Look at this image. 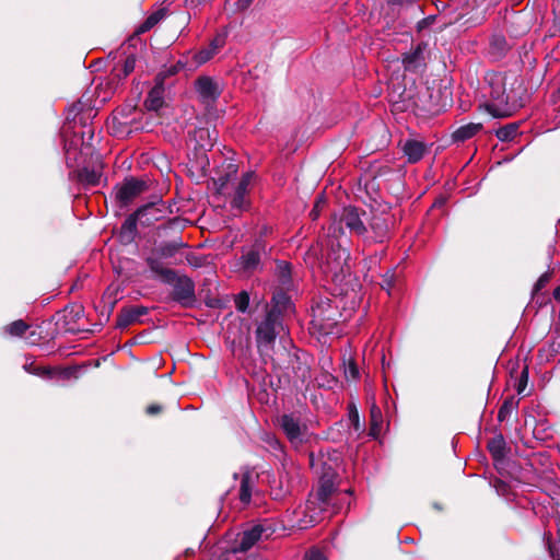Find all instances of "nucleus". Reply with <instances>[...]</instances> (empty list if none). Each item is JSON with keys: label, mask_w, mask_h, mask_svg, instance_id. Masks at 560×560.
<instances>
[{"label": "nucleus", "mask_w": 560, "mask_h": 560, "mask_svg": "<svg viewBox=\"0 0 560 560\" xmlns=\"http://www.w3.org/2000/svg\"><path fill=\"white\" fill-rule=\"evenodd\" d=\"M24 370L31 374L37 375L43 378H51L56 373V369H50V368H46V366L35 368L34 370H30L27 368V365H24Z\"/></svg>", "instance_id": "obj_37"}, {"label": "nucleus", "mask_w": 560, "mask_h": 560, "mask_svg": "<svg viewBox=\"0 0 560 560\" xmlns=\"http://www.w3.org/2000/svg\"><path fill=\"white\" fill-rule=\"evenodd\" d=\"M144 314H147V308L142 306L125 310L117 317V326L119 328H126L129 325L138 322L139 318Z\"/></svg>", "instance_id": "obj_22"}, {"label": "nucleus", "mask_w": 560, "mask_h": 560, "mask_svg": "<svg viewBox=\"0 0 560 560\" xmlns=\"http://www.w3.org/2000/svg\"><path fill=\"white\" fill-rule=\"evenodd\" d=\"M240 264L245 271L256 270L260 264L259 249L253 247L245 252L241 257Z\"/></svg>", "instance_id": "obj_25"}, {"label": "nucleus", "mask_w": 560, "mask_h": 560, "mask_svg": "<svg viewBox=\"0 0 560 560\" xmlns=\"http://www.w3.org/2000/svg\"><path fill=\"white\" fill-rule=\"evenodd\" d=\"M316 254H317V249H316L315 247H314V248H312V250H311V255H316Z\"/></svg>", "instance_id": "obj_55"}, {"label": "nucleus", "mask_w": 560, "mask_h": 560, "mask_svg": "<svg viewBox=\"0 0 560 560\" xmlns=\"http://www.w3.org/2000/svg\"><path fill=\"white\" fill-rule=\"evenodd\" d=\"M488 450L495 463H502L505 458L506 443L502 434H497L488 442Z\"/></svg>", "instance_id": "obj_24"}, {"label": "nucleus", "mask_w": 560, "mask_h": 560, "mask_svg": "<svg viewBox=\"0 0 560 560\" xmlns=\"http://www.w3.org/2000/svg\"><path fill=\"white\" fill-rule=\"evenodd\" d=\"M164 93L165 90L162 82H158L148 94L144 102L145 108L153 112L160 110L164 105Z\"/></svg>", "instance_id": "obj_17"}, {"label": "nucleus", "mask_w": 560, "mask_h": 560, "mask_svg": "<svg viewBox=\"0 0 560 560\" xmlns=\"http://www.w3.org/2000/svg\"><path fill=\"white\" fill-rule=\"evenodd\" d=\"M304 560H326V559L319 550H311L308 553H306Z\"/></svg>", "instance_id": "obj_46"}, {"label": "nucleus", "mask_w": 560, "mask_h": 560, "mask_svg": "<svg viewBox=\"0 0 560 560\" xmlns=\"http://www.w3.org/2000/svg\"><path fill=\"white\" fill-rule=\"evenodd\" d=\"M553 296L556 300H560V285L555 289Z\"/></svg>", "instance_id": "obj_54"}, {"label": "nucleus", "mask_w": 560, "mask_h": 560, "mask_svg": "<svg viewBox=\"0 0 560 560\" xmlns=\"http://www.w3.org/2000/svg\"><path fill=\"white\" fill-rule=\"evenodd\" d=\"M28 326L21 319L5 326L4 331L10 336H22Z\"/></svg>", "instance_id": "obj_34"}, {"label": "nucleus", "mask_w": 560, "mask_h": 560, "mask_svg": "<svg viewBox=\"0 0 560 560\" xmlns=\"http://www.w3.org/2000/svg\"><path fill=\"white\" fill-rule=\"evenodd\" d=\"M303 513L304 517L295 522V525L301 529L313 526L320 521L319 513L316 512V502L313 500L306 502Z\"/></svg>", "instance_id": "obj_20"}, {"label": "nucleus", "mask_w": 560, "mask_h": 560, "mask_svg": "<svg viewBox=\"0 0 560 560\" xmlns=\"http://www.w3.org/2000/svg\"><path fill=\"white\" fill-rule=\"evenodd\" d=\"M412 1L413 0H390L392 3L399 4V5L408 4V3H411Z\"/></svg>", "instance_id": "obj_51"}, {"label": "nucleus", "mask_w": 560, "mask_h": 560, "mask_svg": "<svg viewBox=\"0 0 560 560\" xmlns=\"http://www.w3.org/2000/svg\"><path fill=\"white\" fill-rule=\"evenodd\" d=\"M161 410V407L159 405H151L147 408V412L149 415H155Z\"/></svg>", "instance_id": "obj_49"}, {"label": "nucleus", "mask_w": 560, "mask_h": 560, "mask_svg": "<svg viewBox=\"0 0 560 560\" xmlns=\"http://www.w3.org/2000/svg\"><path fill=\"white\" fill-rule=\"evenodd\" d=\"M224 44H225V36L217 35L210 43L209 47H211L215 52H218L219 49L224 46Z\"/></svg>", "instance_id": "obj_41"}, {"label": "nucleus", "mask_w": 560, "mask_h": 560, "mask_svg": "<svg viewBox=\"0 0 560 560\" xmlns=\"http://www.w3.org/2000/svg\"><path fill=\"white\" fill-rule=\"evenodd\" d=\"M257 479V474L253 470L246 469L242 472L240 500L242 503L247 504L252 499V493Z\"/></svg>", "instance_id": "obj_15"}, {"label": "nucleus", "mask_w": 560, "mask_h": 560, "mask_svg": "<svg viewBox=\"0 0 560 560\" xmlns=\"http://www.w3.org/2000/svg\"><path fill=\"white\" fill-rule=\"evenodd\" d=\"M319 386H327V387H331L334 384H335V378L329 375L326 377V382L325 383H320L319 381L317 382Z\"/></svg>", "instance_id": "obj_48"}, {"label": "nucleus", "mask_w": 560, "mask_h": 560, "mask_svg": "<svg viewBox=\"0 0 560 560\" xmlns=\"http://www.w3.org/2000/svg\"><path fill=\"white\" fill-rule=\"evenodd\" d=\"M217 52L211 47H206L198 52H195L192 58V66L189 67L190 71L196 70L199 66L209 61Z\"/></svg>", "instance_id": "obj_29"}, {"label": "nucleus", "mask_w": 560, "mask_h": 560, "mask_svg": "<svg viewBox=\"0 0 560 560\" xmlns=\"http://www.w3.org/2000/svg\"><path fill=\"white\" fill-rule=\"evenodd\" d=\"M393 278H394V273L393 272H386L384 275V277H383V284H382V287L384 289H386L387 291H389V289L393 285Z\"/></svg>", "instance_id": "obj_45"}, {"label": "nucleus", "mask_w": 560, "mask_h": 560, "mask_svg": "<svg viewBox=\"0 0 560 560\" xmlns=\"http://www.w3.org/2000/svg\"><path fill=\"white\" fill-rule=\"evenodd\" d=\"M145 187V182L130 178L117 187L116 197L121 203L127 205L140 195Z\"/></svg>", "instance_id": "obj_11"}, {"label": "nucleus", "mask_w": 560, "mask_h": 560, "mask_svg": "<svg viewBox=\"0 0 560 560\" xmlns=\"http://www.w3.org/2000/svg\"><path fill=\"white\" fill-rule=\"evenodd\" d=\"M516 131H517V127L515 125L505 126V127L500 128L497 131V137L501 141H508V140L513 139V137L516 135Z\"/></svg>", "instance_id": "obj_36"}, {"label": "nucleus", "mask_w": 560, "mask_h": 560, "mask_svg": "<svg viewBox=\"0 0 560 560\" xmlns=\"http://www.w3.org/2000/svg\"><path fill=\"white\" fill-rule=\"evenodd\" d=\"M269 312H275L278 318L292 312L290 298L282 291L276 292L272 296V307Z\"/></svg>", "instance_id": "obj_19"}, {"label": "nucleus", "mask_w": 560, "mask_h": 560, "mask_svg": "<svg viewBox=\"0 0 560 560\" xmlns=\"http://www.w3.org/2000/svg\"><path fill=\"white\" fill-rule=\"evenodd\" d=\"M30 370H34L36 366L33 365V363L26 364Z\"/></svg>", "instance_id": "obj_56"}, {"label": "nucleus", "mask_w": 560, "mask_h": 560, "mask_svg": "<svg viewBox=\"0 0 560 560\" xmlns=\"http://www.w3.org/2000/svg\"><path fill=\"white\" fill-rule=\"evenodd\" d=\"M340 316L338 306L329 298H318L312 305V327L322 335H330Z\"/></svg>", "instance_id": "obj_2"}, {"label": "nucleus", "mask_w": 560, "mask_h": 560, "mask_svg": "<svg viewBox=\"0 0 560 560\" xmlns=\"http://www.w3.org/2000/svg\"><path fill=\"white\" fill-rule=\"evenodd\" d=\"M549 280H550V273L549 272L542 273L536 281V283L534 285V290L539 291L549 282Z\"/></svg>", "instance_id": "obj_42"}, {"label": "nucleus", "mask_w": 560, "mask_h": 560, "mask_svg": "<svg viewBox=\"0 0 560 560\" xmlns=\"http://www.w3.org/2000/svg\"><path fill=\"white\" fill-rule=\"evenodd\" d=\"M176 73H178V70H177V68H175V67H174V65H173V66H171V67L166 68L165 70H163V71L159 74V77H158V78H159V79H160V78H161V79H164V78H165V77H167V75H174V74H176Z\"/></svg>", "instance_id": "obj_47"}, {"label": "nucleus", "mask_w": 560, "mask_h": 560, "mask_svg": "<svg viewBox=\"0 0 560 560\" xmlns=\"http://www.w3.org/2000/svg\"><path fill=\"white\" fill-rule=\"evenodd\" d=\"M517 405L518 400H516L515 397L512 396L506 398L499 409V421H504L517 408Z\"/></svg>", "instance_id": "obj_31"}, {"label": "nucleus", "mask_w": 560, "mask_h": 560, "mask_svg": "<svg viewBox=\"0 0 560 560\" xmlns=\"http://www.w3.org/2000/svg\"><path fill=\"white\" fill-rule=\"evenodd\" d=\"M283 330L281 318L275 312H268L265 319L256 329V340L258 347H268L273 343L276 337Z\"/></svg>", "instance_id": "obj_5"}, {"label": "nucleus", "mask_w": 560, "mask_h": 560, "mask_svg": "<svg viewBox=\"0 0 560 560\" xmlns=\"http://www.w3.org/2000/svg\"><path fill=\"white\" fill-rule=\"evenodd\" d=\"M485 108L494 118L510 117L514 113V107L501 90L491 92V101L485 104Z\"/></svg>", "instance_id": "obj_9"}, {"label": "nucleus", "mask_w": 560, "mask_h": 560, "mask_svg": "<svg viewBox=\"0 0 560 560\" xmlns=\"http://www.w3.org/2000/svg\"><path fill=\"white\" fill-rule=\"evenodd\" d=\"M402 151L410 163H417L423 158L425 147L421 141L407 140L402 145Z\"/></svg>", "instance_id": "obj_21"}, {"label": "nucleus", "mask_w": 560, "mask_h": 560, "mask_svg": "<svg viewBox=\"0 0 560 560\" xmlns=\"http://www.w3.org/2000/svg\"><path fill=\"white\" fill-rule=\"evenodd\" d=\"M167 15V10L165 8H161L153 13H151L145 21L139 26L138 33H145L154 27L158 23L164 20Z\"/></svg>", "instance_id": "obj_27"}, {"label": "nucleus", "mask_w": 560, "mask_h": 560, "mask_svg": "<svg viewBox=\"0 0 560 560\" xmlns=\"http://www.w3.org/2000/svg\"><path fill=\"white\" fill-rule=\"evenodd\" d=\"M261 534L262 527L260 525L253 526L250 529L243 532L234 551H247L261 538Z\"/></svg>", "instance_id": "obj_14"}, {"label": "nucleus", "mask_w": 560, "mask_h": 560, "mask_svg": "<svg viewBox=\"0 0 560 560\" xmlns=\"http://www.w3.org/2000/svg\"><path fill=\"white\" fill-rule=\"evenodd\" d=\"M342 225H345L351 233H355L359 236L368 233V228L361 214L357 208L348 207L342 209L341 213L334 218L331 224L328 228V237L338 240L343 233Z\"/></svg>", "instance_id": "obj_3"}, {"label": "nucleus", "mask_w": 560, "mask_h": 560, "mask_svg": "<svg viewBox=\"0 0 560 560\" xmlns=\"http://www.w3.org/2000/svg\"><path fill=\"white\" fill-rule=\"evenodd\" d=\"M423 61V48L418 45L412 51L402 57V63L407 70L417 69Z\"/></svg>", "instance_id": "obj_26"}, {"label": "nucleus", "mask_w": 560, "mask_h": 560, "mask_svg": "<svg viewBox=\"0 0 560 560\" xmlns=\"http://www.w3.org/2000/svg\"><path fill=\"white\" fill-rule=\"evenodd\" d=\"M173 285V299L183 306H191L195 301V283L186 276H177L172 282H167Z\"/></svg>", "instance_id": "obj_8"}, {"label": "nucleus", "mask_w": 560, "mask_h": 560, "mask_svg": "<svg viewBox=\"0 0 560 560\" xmlns=\"http://www.w3.org/2000/svg\"><path fill=\"white\" fill-rule=\"evenodd\" d=\"M382 425V411L375 404L371 407V434L376 436Z\"/></svg>", "instance_id": "obj_33"}, {"label": "nucleus", "mask_w": 560, "mask_h": 560, "mask_svg": "<svg viewBox=\"0 0 560 560\" xmlns=\"http://www.w3.org/2000/svg\"><path fill=\"white\" fill-rule=\"evenodd\" d=\"M192 137L201 150L208 151L213 147L218 136L214 130H210L209 128H197Z\"/></svg>", "instance_id": "obj_18"}, {"label": "nucleus", "mask_w": 560, "mask_h": 560, "mask_svg": "<svg viewBox=\"0 0 560 560\" xmlns=\"http://www.w3.org/2000/svg\"><path fill=\"white\" fill-rule=\"evenodd\" d=\"M67 160L69 161L71 159V150H72V142L65 144Z\"/></svg>", "instance_id": "obj_50"}, {"label": "nucleus", "mask_w": 560, "mask_h": 560, "mask_svg": "<svg viewBox=\"0 0 560 560\" xmlns=\"http://www.w3.org/2000/svg\"><path fill=\"white\" fill-rule=\"evenodd\" d=\"M75 372H77L75 368H68V369H63V370H56L55 374H58L59 376H61L63 378H70V377L74 376Z\"/></svg>", "instance_id": "obj_44"}, {"label": "nucleus", "mask_w": 560, "mask_h": 560, "mask_svg": "<svg viewBox=\"0 0 560 560\" xmlns=\"http://www.w3.org/2000/svg\"><path fill=\"white\" fill-rule=\"evenodd\" d=\"M327 250L317 259L318 269L326 276L337 282L341 281L346 275L350 273L348 264L350 254L338 240L328 237Z\"/></svg>", "instance_id": "obj_1"}, {"label": "nucleus", "mask_w": 560, "mask_h": 560, "mask_svg": "<svg viewBox=\"0 0 560 560\" xmlns=\"http://www.w3.org/2000/svg\"><path fill=\"white\" fill-rule=\"evenodd\" d=\"M136 67V59L133 56H128L126 60L124 61V66L121 70H118V72L115 74L118 80L126 78L129 75Z\"/></svg>", "instance_id": "obj_35"}, {"label": "nucleus", "mask_w": 560, "mask_h": 560, "mask_svg": "<svg viewBox=\"0 0 560 560\" xmlns=\"http://www.w3.org/2000/svg\"><path fill=\"white\" fill-rule=\"evenodd\" d=\"M102 177V163L100 155L96 156L95 163L90 167L85 166L78 173V178L81 183L88 186L98 185Z\"/></svg>", "instance_id": "obj_12"}, {"label": "nucleus", "mask_w": 560, "mask_h": 560, "mask_svg": "<svg viewBox=\"0 0 560 560\" xmlns=\"http://www.w3.org/2000/svg\"><path fill=\"white\" fill-rule=\"evenodd\" d=\"M279 423L293 446L298 447L308 441L310 434L306 425L302 424L292 415H283L279 419Z\"/></svg>", "instance_id": "obj_6"}, {"label": "nucleus", "mask_w": 560, "mask_h": 560, "mask_svg": "<svg viewBox=\"0 0 560 560\" xmlns=\"http://www.w3.org/2000/svg\"><path fill=\"white\" fill-rule=\"evenodd\" d=\"M195 89L203 103H212L221 94L220 84L210 77L198 78L195 82Z\"/></svg>", "instance_id": "obj_10"}, {"label": "nucleus", "mask_w": 560, "mask_h": 560, "mask_svg": "<svg viewBox=\"0 0 560 560\" xmlns=\"http://www.w3.org/2000/svg\"><path fill=\"white\" fill-rule=\"evenodd\" d=\"M334 491V483L331 480H323L317 493H316V500L320 504V511L324 510V505L327 504L328 499L330 498L331 493Z\"/></svg>", "instance_id": "obj_28"}, {"label": "nucleus", "mask_w": 560, "mask_h": 560, "mask_svg": "<svg viewBox=\"0 0 560 560\" xmlns=\"http://www.w3.org/2000/svg\"><path fill=\"white\" fill-rule=\"evenodd\" d=\"M137 220L139 219L136 217V213L133 215L128 217L121 225L122 232L133 234L137 228Z\"/></svg>", "instance_id": "obj_39"}, {"label": "nucleus", "mask_w": 560, "mask_h": 560, "mask_svg": "<svg viewBox=\"0 0 560 560\" xmlns=\"http://www.w3.org/2000/svg\"><path fill=\"white\" fill-rule=\"evenodd\" d=\"M252 178V173H245L231 190L228 184H222L219 188V192L228 198L232 210L243 211L247 208L246 195Z\"/></svg>", "instance_id": "obj_4"}, {"label": "nucleus", "mask_w": 560, "mask_h": 560, "mask_svg": "<svg viewBox=\"0 0 560 560\" xmlns=\"http://www.w3.org/2000/svg\"><path fill=\"white\" fill-rule=\"evenodd\" d=\"M482 129L480 122H468L459 126L453 133L452 138L455 142H464L476 136Z\"/></svg>", "instance_id": "obj_23"}, {"label": "nucleus", "mask_w": 560, "mask_h": 560, "mask_svg": "<svg viewBox=\"0 0 560 560\" xmlns=\"http://www.w3.org/2000/svg\"><path fill=\"white\" fill-rule=\"evenodd\" d=\"M527 381H528V369L525 368L522 372H521V376H520V380H518V384H517V393L521 395L524 393L525 388H526V385H527Z\"/></svg>", "instance_id": "obj_40"}, {"label": "nucleus", "mask_w": 560, "mask_h": 560, "mask_svg": "<svg viewBox=\"0 0 560 560\" xmlns=\"http://www.w3.org/2000/svg\"><path fill=\"white\" fill-rule=\"evenodd\" d=\"M162 203H149L139 208L136 212V217L143 224H151L155 221L161 220L164 217V209Z\"/></svg>", "instance_id": "obj_13"}, {"label": "nucleus", "mask_w": 560, "mask_h": 560, "mask_svg": "<svg viewBox=\"0 0 560 560\" xmlns=\"http://www.w3.org/2000/svg\"><path fill=\"white\" fill-rule=\"evenodd\" d=\"M250 3V0H238V7L240 8H246Z\"/></svg>", "instance_id": "obj_52"}, {"label": "nucleus", "mask_w": 560, "mask_h": 560, "mask_svg": "<svg viewBox=\"0 0 560 560\" xmlns=\"http://www.w3.org/2000/svg\"><path fill=\"white\" fill-rule=\"evenodd\" d=\"M235 304H236V308L240 311V312H246L248 305H249V295L247 294V292L243 291L241 292L236 300H235Z\"/></svg>", "instance_id": "obj_38"}, {"label": "nucleus", "mask_w": 560, "mask_h": 560, "mask_svg": "<svg viewBox=\"0 0 560 560\" xmlns=\"http://www.w3.org/2000/svg\"><path fill=\"white\" fill-rule=\"evenodd\" d=\"M277 277L282 288H288L291 282V266L285 261L277 264Z\"/></svg>", "instance_id": "obj_30"}, {"label": "nucleus", "mask_w": 560, "mask_h": 560, "mask_svg": "<svg viewBox=\"0 0 560 560\" xmlns=\"http://www.w3.org/2000/svg\"><path fill=\"white\" fill-rule=\"evenodd\" d=\"M343 373L347 381H358L360 378L359 368L352 358L343 359Z\"/></svg>", "instance_id": "obj_32"}, {"label": "nucleus", "mask_w": 560, "mask_h": 560, "mask_svg": "<svg viewBox=\"0 0 560 560\" xmlns=\"http://www.w3.org/2000/svg\"><path fill=\"white\" fill-rule=\"evenodd\" d=\"M192 66V59L191 60H188L187 57H184L182 59H179L175 65L174 67L177 68L178 72L182 71V70H187V71H190L189 70V67Z\"/></svg>", "instance_id": "obj_43"}, {"label": "nucleus", "mask_w": 560, "mask_h": 560, "mask_svg": "<svg viewBox=\"0 0 560 560\" xmlns=\"http://www.w3.org/2000/svg\"><path fill=\"white\" fill-rule=\"evenodd\" d=\"M318 203L315 206V208L311 211V217L313 220H315L318 217V210H317Z\"/></svg>", "instance_id": "obj_53"}, {"label": "nucleus", "mask_w": 560, "mask_h": 560, "mask_svg": "<svg viewBox=\"0 0 560 560\" xmlns=\"http://www.w3.org/2000/svg\"><path fill=\"white\" fill-rule=\"evenodd\" d=\"M150 270L163 282H172L175 279V271L164 266L160 258L150 256L147 258Z\"/></svg>", "instance_id": "obj_16"}, {"label": "nucleus", "mask_w": 560, "mask_h": 560, "mask_svg": "<svg viewBox=\"0 0 560 560\" xmlns=\"http://www.w3.org/2000/svg\"><path fill=\"white\" fill-rule=\"evenodd\" d=\"M390 218L386 213H373L368 220V233L363 238L372 243H382L389 234Z\"/></svg>", "instance_id": "obj_7"}]
</instances>
